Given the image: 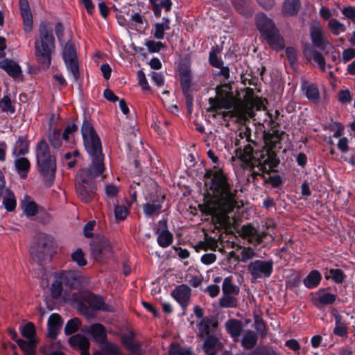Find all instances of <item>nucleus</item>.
Instances as JSON below:
<instances>
[{"label": "nucleus", "mask_w": 355, "mask_h": 355, "mask_svg": "<svg viewBox=\"0 0 355 355\" xmlns=\"http://www.w3.org/2000/svg\"><path fill=\"white\" fill-rule=\"evenodd\" d=\"M81 133L85 148L91 157L92 164L89 167L80 170L75 180L76 192L80 200L88 203L96 196V187L94 179L102 175L104 171L103 155L101 143L92 125L84 121Z\"/></svg>", "instance_id": "nucleus-1"}, {"label": "nucleus", "mask_w": 355, "mask_h": 355, "mask_svg": "<svg viewBox=\"0 0 355 355\" xmlns=\"http://www.w3.org/2000/svg\"><path fill=\"white\" fill-rule=\"evenodd\" d=\"M250 131L248 128L241 129L235 139L236 153L243 161L245 168H250L253 178L275 166L276 154L267 148L254 151L255 145L250 138Z\"/></svg>", "instance_id": "nucleus-2"}, {"label": "nucleus", "mask_w": 355, "mask_h": 355, "mask_svg": "<svg viewBox=\"0 0 355 355\" xmlns=\"http://www.w3.org/2000/svg\"><path fill=\"white\" fill-rule=\"evenodd\" d=\"M210 178L208 194L211 199L207 202L209 214L224 216L233 211L237 206L236 190H232L227 177L220 169L207 173Z\"/></svg>", "instance_id": "nucleus-3"}, {"label": "nucleus", "mask_w": 355, "mask_h": 355, "mask_svg": "<svg viewBox=\"0 0 355 355\" xmlns=\"http://www.w3.org/2000/svg\"><path fill=\"white\" fill-rule=\"evenodd\" d=\"M35 55L43 68L48 69L51 63V55L55 50V40L52 31L42 24L39 29V38L35 41Z\"/></svg>", "instance_id": "nucleus-4"}, {"label": "nucleus", "mask_w": 355, "mask_h": 355, "mask_svg": "<svg viewBox=\"0 0 355 355\" xmlns=\"http://www.w3.org/2000/svg\"><path fill=\"white\" fill-rule=\"evenodd\" d=\"M35 154L37 170L47 182L48 186H51L56 171L55 157L51 154L45 141H41L37 144Z\"/></svg>", "instance_id": "nucleus-5"}, {"label": "nucleus", "mask_w": 355, "mask_h": 355, "mask_svg": "<svg viewBox=\"0 0 355 355\" xmlns=\"http://www.w3.org/2000/svg\"><path fill=\"white\" fill-rule=\"evenodd\" d=\"M231 90L229 85H222L217 87L216 97L209 98L210 107L207 108V112H214V117L220 113L221 109H230L233 107L235 99Z\"/></svg>", "instance_id": "nucleus-6"}, {"label": "nucleus", "mask_w": 355, "mask_h": 355, "mask_svg": "<svg viewBox=\"0 0 355 355\" xmlns=\"http://www.w3.org/2000/svg\"><path fill=\"white\" fill-rule=\"evenodd\" d=\"M53 253V239L44 233H40L31 246V254L38 261L49 259Z\"/></svg>", "instance_id": "nucleus-7"}, {"label": "nucleus", "mask_w": 355, "mask_h": 355, "mask_svg": "<svg viewBox=\"0 0 355 355\" xmlns=\"http://www.w3.org/2000/svg\"><path fill=\"white\" fill-rule=\"evenodd\" d=\"M83 301L79 304L80 311L87 317L92 315V311L102 310L111 312L113 308L106 305L103 299L98 295H96L90 292H85L83 295Z\"/></svg>", "instance_id": "nucleus-8"}, {"label": "nucleus", "mask_w": 355, "mask_h": 355, "mask_svg": "<svg viewBox=\"0 0 355 355\" xmlns=\"http://www.w3.org/2000/svg\"><path fill=\"white\" fill-rule=\"evenodd\" d=\"M80 275L73 271H61L55 274V280L51 286V295L54 298L60 296L62 291V284L76 287L80 282Z\"/></svg>", "instance_id": "nucleus-9"}, {"label": "nucleus", "mask_w": 355, "mask_h": 355, "mask_svg": "<svg viewBox=\"0 0 355 355\" xmlns=\"http://www.w3.org/2000/svg\"><path fill=\"white\" fill-rule=\"evenodd\" d=\"M62 58L69 75L72 76L74 83H78L80 77L79 63L76 51L71 42L64 45Z\"/></svg>", "instance_id": "nucleus-10"}, {"label": "nucleus", "mask_w": 355, "mask_h": 355, "mask_svg": "<svg viewBox=\"0 0 355 355\" xmlns=\"http://www.w3.org/2000/svg\"><path fill=\"white\" fill-rule=\"evenodd\" d=\"M91 248L92 255L97 261L103 263L112 257V243L105 237L101 236L94 239L91 244Z\"/></svg>", "instance_id": "nucleus-11"}, {"label": "nucleus", "mask_w": 355, "mask_h": 355, "mask_svg": "<svg viewBox=\"0 0 355 355\" xmlns=\"http://www.w3.org/2000/svg\"><path fill=\"white\" fill-rule=\"evenodd\" d=\"M273 266L272 259H257L249 263L248 270L253 279L268 278L273 272Z\"/></svg>", "instance_id": "nucleus-12"}, {"label": "nucleus", "mask_w": 355, "mask_h": 355, "mask_svg": "<svg viewBox=\"0 0 355 355\" xmlns=\"http://www.w3.org/2000/svg\"><path fill=\"white\" fill-rule=\"evenodd\" d=\"M310 37L313 46L324 51L325 54L334 49V46L326 38L324 30L320 22L315 21L311 26Z\"/></svg>", "instance_id": "nucleus-13"}, {"label": "nucleus", "mask_w": 355, "mask_h": 355, "mask_svg": "<svg viewBox=\"0 0 355 355\" xmlns=\"http://www.w3.org/2000/svg\"><path fill=\"white\" fill-rule=\"evenodd\" d=\"M191 290L185 284H181L175 288L171 292V296L178 302L183 309L189 304Z\"/></svg>", "instance_id": "nucleus-14"}, {"label": "nucleus", "mask_w": 355, "mask_h": 355, "mask_svg": "<svg viewBox=\"0 0 355 355\" xmlns=\"http://www.w3.org/2000/svg\"><path fill=\"white\" fill-rule=\"evenodd\" d=\"M19 11L23 20V28L26 33L33 30V19L28 0H19Z\"/></svg>", "instance_id": "nucleus-15"}, {"label": "nucleus", "mask_w": 355, "mask_h": 355, "mask_svg": "<svg viewBox=\"0 0 355 355\" xmlns=\"http://www.w3.org/2000/svg\"><path fill=\"white\" fill-rule=\"evenodd\" d=\"M241 236L247 239L248 242L254 245L261 243L267 233L265 232H259L257 229L250 225H244L241 230Z\"/></svg>", "instance_id": "nucleus-16"}, {"label": "nucleus", "mask_w": 355, "mask_h": 355, "mask_svg": "<svg viewBox=\"0 0 355 355\" xmlns=\"http://www.w3.org/2000/svg\"><path fill=\"white\" fill-rule=\"evenodd\" d=\"M337 298L335 294L327 292L324 289H320L313 298V302L318 308L323 306L330 305L334 303Z\"/></svg>", "instance_id": "nucleus-17"}, {"label": "nucleus", "mask_w": 355, "mask_h": 355, "mask_svg": "<svg viewBox=\"0 0 355 355\" xmlns=\"http://www.w3.org/2000/svg\"><path fill=\"white\" fill-rule=\"evenodd\" d=\"M69 342L70 345L74 347L81 349L82 355H89L88 349L89 347V342L87 338L80 335L76 334L69 338ZM93 355H104L101 352H96Z\"/></svg>", "instance_id": "nucleus-18"}, {"label": "nucleus", "mask_w": 355, "mask_h": 355, "mask_svg": "<svg viewBox=\"0 0 355 355\" xmlns=\"http://www.w3.org/2000/svg\"><path fill=\"white\" fill-rule=\"evenodd\" d=\"M164 196H156L144 205V212L147 216H153L159 214L162 207Z\"/></svg>", "instance_id": "nucleus-19"}, {"label": "nucleus", "mask_w": 355, "mask_h": 355, "mask_svg": "<svg viewBox=\"0 0 355 355\" xmlns=\"http://www.w3.org/2000/svg\"><path fill=\"white\" fill-rule=\"evenodd\" d=\"M82 331L92 336L96 342L103 343L105 341L106 331L105 327L99 323L92 324L89 327H85Z\"/></svg>", "instance_id": "nucleus-20"}, {"label": "nucleus", "mask_w": 355, "mask_h": 355, "mask_svg": "<svg viewBox=\"0 0 355 355\" xmlns=\"http://www.w3.org/2000/svg\"><path fill=\"white\" fill-rule=\"evenodd\" d=\"M304 54L307 59H313L315 63L322 71L326 69V61L323 55L311 46H306L304 49Z\"/></svg>", "instance_id": "nucleus-21"}, {"label": "nucleus", "mask_w": 355, "mask_h": 355, "mask_svg": "<svg viewBox=\"0 0 355 355\" xmlns=\"http://www.w3.org/2000/svg\"><path fill=\"white\" fill-rule=\"evenodd\" d=\"M256 24L259 31L265 35L270 31L276 29L274 22L269 19L265 14L260 13L256 17Z\"/></svg>", "instance_id": "nucleus-22"}, {"label": "nucleus", "mask_w": 355, "mask_h": 355, "mask_svg": "<svg viewBox=\"0 0 355 355\" xmlns=\"http://www.w3.org/2000/svg\"><path fill=\"white\" fill-rule=\"evenodd\" d=\"M268 44L275 50L282 49L284 46V40L280 36L277 28L273 29L265 35Z\"/></svg>", "instance_id": "nucleus-23"}, {"label": "nucleus", "mask_w": 355, "mask_h": 355, "mask_svg": "<svg viewBox=\"0 0 355 355\" xmlns=\"http://www.w3.org/2000/svg\"><path fill=\"white\" fill-rule=\"evenodd\" d=\"M14 166L21 178H25L27 177L31 168V163L26 157L22 156L15 157Z\"/></svg>", "instance_id": "nucleus-24"}, {"label": "nucleus", "mask_w": 355, "mask_h": 355, "mask_svg": "<svg viewBox=\"0 0 355 355\" xmlns=\"http://www.w3.org/2000/svg\"><path fill=\"white\" fill-rule=\"evenodd\" d=\"M48 336L51 338H55L62 325L60 316L57 313H53L48 320Z\"/></svg>", "instance_id": "nucleus-25"}, {"label": "nucleus", "mask_w": 355, "mask_h": 355, "mask_svg": "<svg viewBox=\"0 0 355 355\" xmlns=\"http://www.w3.org/2000/svg\"><path fill=\"white\" fill-rule=\"evenodd\" d=\"M0 68L5 70L9 76L14 78L19 77L22 73L21 67L17 63L8 59L0 61Z\"/></svg>", "instance_id": "nucleus-26"}, {"label": "nucleus", "mask_w": 355, "mask_h": 355, "mask_svg": "<svg viewBox=\"0 0 355 355\" xmlns=\"http://www.w3.org/2000/svg\"><path fill=\"white\" fill-rule=\"evenodd\" d=\"M216 327V322L207 318H202L198 324V336L202 338L212 335L211 332Z\"/></svg>", "instance_id": "nucleus-27"}, {"label": "nucleus", "mask_w": 355, "mask_h": 355, "mask_svg": "<svg viewBox=\"0 0 355 355\" xmlns=\"http://www.w3.org/2000/svg\"><path fill=\"white\" fill-rule=\"evenodd\" d=\"M331 315L335 318L336 326L334 329V334L336 336L343 337L347 334V328L346 323L343 321L342 316L337 310L333 309Z\"/></svg>", "instance_id": "nucleus-28"}, {"label": "nucleus", "mask_w": 355, "mask_h": 355, "mask_svg": "<svg viewBox=\"0 0 355 355\" xmlns=\"http://www.w3.org/2000/svg\"><path fill=\"white\" fill-rule=\"evenodd\" d=\"M28 142L25 137L19 136L12 147V155L13 157L21 156L28 152Z\"/></svg>", "instance_id": "nucleus-29"}, {"label": "nucleus", "mask_w": 355, "mask_h": 355, "mask_svg": "<svg viewBox=\"0 0 355 355\" xmlns=\"http://www.w3.org/2000/svg\"><path fill=\"white\" fill-rule=\"evenodd\" d=\"M258 337L252 330L245 331L241 339V345L245 349H252L257 344Z\"/></svg>", "instance_id": "nucleus-30"}, {"label": "nucleus", "mask_w": 355, "mask_h": 355, "mask_svg": "<svg viewBox=\"0 0 355 355\" xmlns=\"http://www.w3.org/2000/svg\"><path fill=\"white\" fill-rule=\"evenodd\" d=\"M222 291L223 294H233L237 295L240 289L237 286L233 279L232 276L226 277L223 282Z\"/></svg>", "instance_id": "nucleus-31"}, {"label": "nucleus", "mask_w": 355, "mask_h": 355, "mask_svg": "<svg viewBox=\"0 0 355 355\" xmlns=\"http://www.w3.org/2000/svg\"><path fill=\"white\" fill-rule=\"evenodd\" d=\"M300 8V0H286L283 6V12L286 15L293 16Z\"/></svg>", "instance_id": "nucleus-32"}, {"label": "nucleus", "mask_w": 355, "mask_h": 355, "mask_svg": "<svg viewBox=\"0 0 355 355\" xmlns=\"http://www.w3.org/2000/svg\"><path fill=\"white\" fill-rule=\"evenodd\" d=\"M157 234H158L157 243L162 248H166L172 243L173 236L168 230H162V231L157 230Z\"/></svg>", "instance_id": "nucleus-33"}, {"label": "nucleus", "mask_w": 355, "mask_h": 355, "mask_svg": "<svg viewBox=\"0 0 355 355\" xmlns=\"http://www.w3.org/2000/svg\"><path fill=\"white\" fill-rule=\"evenodd\" d=\"M320 273L317 270H313L304 279L303 283L306 288H313L320 284Z\"/></svg>", "instance_id": "nucleus-34"}, {"label": "nucleus", "mask_w": 355, "mask_h": 355, "mask_svg": "<svg viewBox=\"0 0 355 355\" xmlns=\"http://www.w3.org/2000/svg\"><path fill=\"white\" fill-rule=\"evenodd\" d=\"M36 340L28 339L27 340L17 339V343L24 352V355H34Z\"/></svg>", "instance_id": "nucleus-35"}, {"label": "nucleus", "mask_w": 355, "mask_h": 355, "mask_svg": "<svg viewBox=\"0 0 355 355\" xmlns=\"http://www.w3.org/2000/svg\"><path fill=\"white\" fill-rule=\"evenodd\" d=\"M225 327L227 331L234 338L239 337L242 331L241 322L235 319L228 320L225 324Z\"/></svg>", "instance_id": "nucleus-36"}, {"label": "nucleus", "mask_w": 355, "mask_h": 355, "mask_svg": "<svg viewBox=\"0 0 355 355\" xmlns=\"http://www.w3.org/2000/svg\"><path fill=\"white\" fill-rule=\"evenodd\" d=\"M307 98L315 103H317L320 99V93L318 87L315 85L310 84L304 87Z\"/></svg>", "instance_id": "nucleus-37"}, {"label": "nucleus", "mask_w": 355, "mask_h": 355, "mask_svg": "<svg viewBox=\"0 0 355 355\" xmlns=\"http://www.w3.org/2000/svg\"><path fill=\"white\" fill-rule=\"evenodd\" d=\"M233 294H223L220 298L219 304L223 308H234L237 306L238 300Z\"/></svg>", "instance_id": "nucleus-38"}, {"label": "nucleus", "mask_w": 355, "mask_h": 355, "mask_svg": "<svg viewBox=\"0 0 355 355\" xmlns=\"http://www.w3.org/2000/svg\"><path fill=\"white\" fill-rule=\"evenodd\" d=\"M205 338V340L204 342L203 347L206 352V355H209L210 352H212L213 354L216 355L215 347L218 343V339L213 335L207 336Z\"/></svg>", "instance_id": "nucleus-39"}, {"label": "nucleus", "mask_w": 355, "mask_h": 355, "mask_svg": "<svg viewBox=\"0 0 355 355\" xmlns=\"http://www.w3.org/2000/svg\"><path fill=\"white\" fill-rule=\"evenodd\" d=\"M21 207L24 214L28 217L34 216L36 214L40 213L36 203L33 201H24Z\"/></svg>", "instance_id": "nucleus-40"}, {"label": "nucleus", "mask_w": 355, "mask_h": 355, "mask_svg": "<svg viewBox=\"0 0 355 355\" xmlns=\"http://www.w3.org/2000/svg\"><path fill=\"white\" fill-rule=\"evenodd\" d=\"M324 276L326 279H331L336 284L342 283L345 278V274L340 269H331Z\"/></svg>", "instance_id": "nucleus-41"}, {"label": "nucleus", "mask_w": 355, "mask_h": 355, "mask_svg": "<svg viewBox=\"0 0 355 355\" xmlns=\"http://www.w3.org/2000/svg\"><path fill=\"white\" fill-rule=\"evenodd\" d=\"M328 28L335 35H338L340 33H344L346 30L345 26L336 19H333L329 21Z\"/></svg>", "instance_id": "nucleus-42"}, {"label": "nucleus", "mask_w": 355, "mask_h": 355, "mask_svg": "<svg viewBox=\"0 0 355 355\" xmlns=\"http://www.w3.org/2000/svg\"><path fill=\"white\" fill-rule=\"evenodd\" d=\"M49 141L51 145L54 148H59L62 145L60 139V132L57 130H51L49 132Z\"/></svg>", "instance_id": "nucleus-43"}, {"label": "nucleus", "mask_w": 355, "mask_h": 355, "mask_svg": "<svg viewBox=\"0 0 355 355\" xmlns=\"http://www.w3.org/2000/svg\"><path fill=\"white\" fill-rule=\"evenodd\" d=\"M0 109L3 112L13 114L15 112V106L12 104L10 98L5 96L0 100Z\"/></svg>", "instance_id": "nucleus-44"}, {"label": "nucleus", "mask_w": 355, "mask_h": 355, "mask_svg": "<svg viewBox=\"0 0 355 355\" xmlns=\"http://www.w3.org/2000/svg\"><path fill=\"white\" fill-rule=\"evenodd\" d=\"M169 29V26L165 23H156L154 27L153 36L157 40H162L165 31Z\"/></svg>", "instance_id": "nucleus-45"}, {"label": "nucleus", "mask_w": 355, "mask_h": 355, "mask_svg": "<svg viewBox=\"0 0 355 355\" xmlns=\"http://www.w3.org/2000/svg\"><path fill=\"white\" fill-rule=\"evenodd\" d=\"M338 101L343 105H348L352 101V95L348 89H341L337 94Z\"/></svg>", "instance_id": "nucleus-46"}, {"label": "nucleus", "mask_w": 355, "mask_h": 355, "mask_svg": "<svg viewBox=\"0 0 355 355\" xmlns=\"http://www.w3.org/2000/svg\"><path fill=\"white\" fill-rule=\"evenodd\" d=\"M80 325V321L78 318L69 320L65 325L64 332L69 335L78 331Z\"/></svg>", "instance_id": "nucleus-47"}, {"label": "nucleus", "mask_w": 355, "mask_h": 355, "mask_svg": "<svg viewBox=\"0 0 355 355\" xmlns=\"http://www.w3.org/2000/svg\"><path fill=\"white\" fill-rule=\"evenodd\" d=\"M145 45L150 53H158L161 49L166 48V45L162 42L147 40Z\"/></svg>", "instance_id": "nucleus-48"}, {"label": "nucleus", "mask_w": 355, "mask_h": 355, "mask_svg": "<svg viewBox=\"0 0 355 355\" xmlns=\"http://www.w3.org/2000/svg\"><path fill=\"white\" fill-rule=\"evenodd\" d=\"M21 332L23 336L26 337L27 339L36 340L35 338V326L32 322H28L24 326Z\"/></svg>", "instance_id": "nucleus-49"}, {"label": "nucleus", "mask_w": 355, "mask_h": 355, "mask_svg": "<svg viewBox=\"0 0 355 355\" xmlns=\"http://www.w3.org/2000/svg\"><path fill=\"white\" fill-rule=\"evenodd\" d=\"M71 259L79 266H84L87 264V261L85 259L84 253L80 249H77L73 253L71 254Z\"/></svg>", "instance_id": "nucleus-50"}, {"label": "nucleus", "mask_w": 355, "mask_h": 355, "mask_svg": "<svg viewBox=\"0 0 355 355\" xmlns=\"http://www.w3.org/2000/svg\"><path fill=\"white\" fill-rule=\"evenodd\" d=\"M253 354L256 355H278L271 347L266 345L258 346Z\"/></svg>", "instance_id": "nucleus-51"}, {"label": "nucleus", "mask_w": 355, "mask_h": 355, "mask_svg": "<svg viewBox=\"0 0 355 355\" xmlns=\"http://www.w3.org/2000/svg\"><path fill=\"white\" fill-rule=\"evenodd\" d=\"M128 213V210L125 206L116 205L114 208V216L116 220H124Z\"/></svg>", "instance_id": "nucleus-52"}, {"label": "nucleus", "mask_w": 355, "mask_h": 355, "mask_svg": "<svg viewBox=\"0 0 355 355\" xmlns=\"http://www.w3.org/2000/svg\"><path fill=\"white\" fill-rule=\"evenodd\" d=\"M255 256L254 250L251 248H243L241 251V261L246 262L249 259H252Z\"/></svg>", "instance_id": "nucleus-53"}, {"label": "nucleus", "mask_w": 355, "mask_h": 355, "mask_svg": "<svg viewBox=\"0 0 355 355\" xmlns=\"http://www.w3.org/2000/svg\"><path fill=\"white\" fill-rule=\"evenodd\" d=\"M137 78L139 84L143 90H148L150 87L147 79L146 78L145 73L142 71H139L137 73Z\"/></svg>", "instance_id": "nucleus-54"}, {"label": "nucleus", "mask_w": 355, "mask_h": 355, "mask_svg": "<svg viewBox=\"0 0 355 355\" xmlns=\"http://www.w3.org/2000/svg\"><path fill=\"white\" fill-rule=\"evenodd\" d=\"M342 13L355 24V8L352 6L345 7L342 9Z\"/></svg>", "instance_id": "nucleus-55"}, {"label": "nucleus", "mask_w": 355, "mask_h": 355, "mask_svg": "<svg viewBox=\"0 0 355 355\" xmlns=\"http://www.w3.org/2000/svg\"><path fill=\"white\" fill-rule=\"evenodd\" d=\"M209 62L210 64L217 68H220L223 65V61L220 58H218L214 51L209 53Z\"/></svg>", "instance_id": "nucleus-56"}, {"label": "nucleus", "mask_w": 355, "mask_h": 355, "mask_svg": "<svg viewBox=\"0 0 355 355\" xmlns=\"http://www.w3.org/2000/svg\"><path fill=\"white\" fill-rule=\"evenodd\" d=\"M200 260L202 263L205 265H209L216 261V256L214 253H207L201 257Z\"/></svg>", "instance_id": "nucleus-57"}, {"label": "nucleus", "mask_w": 355, "mask_h": 355, "mask_svg": "<svg viewBox=\"0 0 355 355\" xmlns=\"http://www.w3.org/2000/svg\"><path fill=\"white\" fill-rule=\"evenodd\" d=\"M80 3L85 7L87 13L93 15L95 11V6L92 0H80Z\"/></svg>", "instance_id": "nucleus-58"}, {"label": "nucleus", "mask_w": 355, "mask_h": 355, "mask_svg": "<svg viewBox=\"0 0 355 355\" xmlns=\"http://www.w3.org/2000/svg\"><path fill=\"white\" fill-rule=\"evenodd\" d=\"M119 192V189L116 186L109 184L105 186V193L110 198L114 197Z\"/></svg>", "instance_id": "nucleus-59"}, {"label": "nucleus", "mask_w": 355, "mask_h": 355, "mask_svg": "<svg viewBox=\"0 0 355 355\" xmlns=\"http://www.w3.org/2000/svg\"><path fill=\"white\" fill-rule=\"evenodd\" d=\"M349 140L347 137H342L338 143V148L343 153H347L349 150Z\"/></svg>", "instance_id": "nucleus-60"}, {"label": "nucleus", "mask_w": 355, "mask_h": 355, "mask_svg": "<svg viewBox=\"0 0 355 355\" xmlns=\"http://www.w3.org/2000/svg\"><path fill=\"white\" fill-rule=\"evenodd\" d=\"M206 291L208 292L209 295L211 297H215L220 293V287L216 284H211L207 287Z\"/></svg>", "instance_id": "nucleus-61"}, {"label": "nucleus", "mask_w": 355, "mask_h": 355, "mask_svg": "<svg viewBox=\"0 0 355 355\" xmlns=\"http://www.w3.org/2000/svg\"><path fill=\"white\" fill-rule=\"evenodd\" d=\"M150 76L153 81L157 86H162L164 85V78L162 73L153 71L151 73Z\"/></svg>", "instance_id": "nucleus-62"}, {"label": "nucleus", "mask_w": 355, "mask_h": 355, "mask_svg": "<svg viewBox=\"0 0 355 355\" xmlns=\"http://www.w3.org/2000/svg\"><path fill=\"white\" fill-rule=\"evenodd\" d=\"M202 278L198 275H190L188 280L189 283L194 288H197L202 283Z\"/></svg>", "instance_id": "nucleus-63"}, {"label": "nucleus", "mask_w": 355, "mask_h": 355, "mask_svg": "<svg viewBox=\"0 0 355 355\" xmlns=\"http://www.w3.org/2000/svg\"><path fill=\"white\" fill-rule=\"evenodd\" d=\"M95 221H89L84 227V234L86 237L89 238L92 236V230L95 226Z\"/></svg>", "instance_id": "nucleus-64"}]
</instances>
